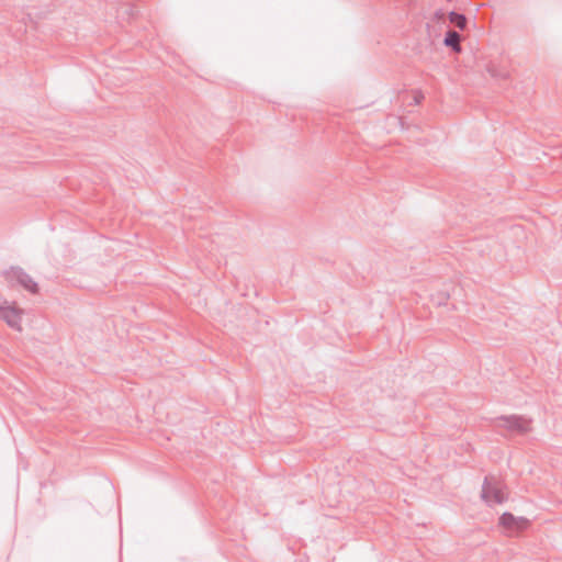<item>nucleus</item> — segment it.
Masks as SVG:
<instances>
[{
    "instance_id": "nucleus-6",
    "label": "nucleus",
    "mask_w": 562,
    "mask_h": 562,
    "mask_svg": "<svg viewBox=\"0 0 562 562\" xmlns=\"http://www.w3.org/2000/svg\"><path fill=\"white\" fill-rule=\"evenodd\" d=\"M461 35L454 30H448L445 34L443 44L450 47L453 52L460 53L462 47L460 45Z\"/></svg>"
},
{
    "instance_id": "nucleus-5",
    "label": "nucleus",
    "mask_w": 562,
    "mask_h": 562,
    "mask_svg": "<svg viewBox=\"0 0 562 562\" xmlns=\"http://www.w3.org/2000/svg\"><path fill=\"white\" fill-rule=\"evenodd\" d=\"M499 522L507 529H520L527 525L528 520L524 517H516L510 513H504L499 518Z\"/></svg>"
},
{
    "instance_id": "nucleus-7",
    "label": "nucleus",
    "mask_w": 562,
    "mask_h": 562,
    "mask_svg": "<svg viewBox=\"0 0 562 562\" xmlns=\"http://www.w3.org/2000/svg\"><path fill=\"white\" fill-rule=\"evenodd\" d=\"M449 21L460 30H464L468 22L464 14L454 11L449 13Z\"/></svg>"
},
{
    "instance_id": "nucleus-1",
    "label": "nucleus",
    "mask_w": 562,
    "mask_h": 562,
    "mask_svg": "<svg viewBox=\"0 0 562 562\" xmlns=\"http://www.w3.org/2000/svg\"><path fill=\"white\" fill-rule=\"evenodd\" d=\"M3 274L8 281H16L18 284L32 294H37L40 291L37 282L21 267L12 266Z\"/></svg>"
},
{
    "instance_id": "nucleus-2",
    "label": "nucleus",
    "mask_w": 562,
    "mask_h": 562,
    "mask_svg": "<svg viewBox=\"0 0 562 562\" xmlns=\"http://www.w3.org/2000/svg\"><path fill=\"white\" fill-rule=\"evenodd\" d=\"M496 426L508 431L526 434L530 431V419L520 415H503L495 418Z\"/></svg>"
},
{
    "instance_id": "nucleus-8",
    "label": "nucleus",
    "mask_w": 562,
    "mask_h": 562,
    "mask_svg": "<svg viewBox=\"0 0 562 562\" xmlns=\"http://www.w3.org/2000/svg\"><path fill=\"white\" fill-rule=\"evenodd\" d=\"M124 13H126L128 16L133 18L135 14V8L133 5L125 8Z\"/></svg>"
},
{
    "instance_id": "nucleus-4",
    "label": "nucleus",
    "mask_w": 562,
    "mask_h": 562,
    "mask_svg": "<svg viewBox=\"0 0 562 562\" xmlns=\"http://www.w3.org/2000/svg\"><path fill=\"white\" fill-rule=\"evenodd\" d=\"M0 318L11 328L21 329V311L14 306L0 305Z\"/></svg>"
},
{
    "instance_id": "nucleus-3",
    "label": "nucleus",
    "mask_w": 562,
    "mask_h": 562,
    "mask_svg": "<svg viewBox=\"0 0 562 562\" xmlns=\"http://www.w3.org/2000/svg\"><path fill=\"white\" fill-rule=\"evenodd\" d=\"M481 497L490 506L494 504H502L506 501L502 488L496 484H492L487 476L484 479L482 485Z\"/></svg>"
}]
</instances>
